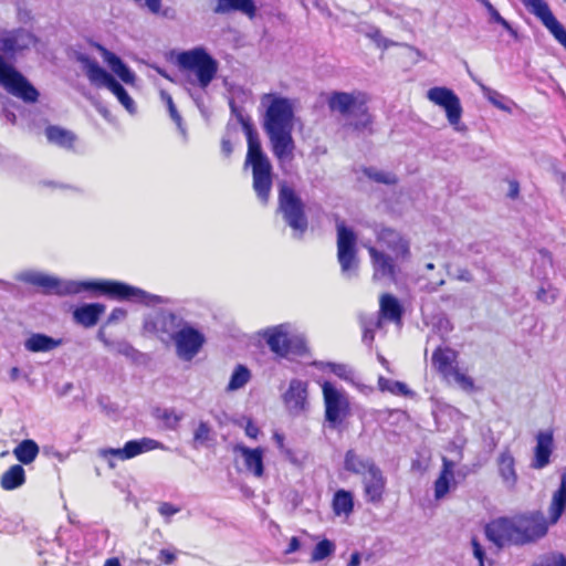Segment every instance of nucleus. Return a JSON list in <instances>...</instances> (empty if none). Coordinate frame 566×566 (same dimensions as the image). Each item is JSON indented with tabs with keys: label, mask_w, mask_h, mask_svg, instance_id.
Here are the masks:
<instances>
[{
	"label": "nucleus",
	"mask_w": 566,
	"mask_h": 566,
	"mask_svg": "<svg viewBox=\"0 0 566 566\" xmlns=\"http://www.w3.org/2000/svg\"><path fill=\"white\" fill-rule=\"evenodd\" d=\"M22 280L28 284L40 287L44 294H55L60 296L78 294L83 291H92L117 301L143 300L146 296L145 291L138 287L112 280L83 282L62 281L40 273H27L23 275Z\"/></svg>",
	"instance_id": "f257e3e1"
},
{
	"label": "nucleus",
	"mask_w": 566,
	"mask_h": 566,
	"mask_svg": "<svg viewBox=\"0 0 566 566\" xmlns=\"http://www.w3.org/2000/svg\"><path fill=\"white\" fill-rule=\"evenodd\" d=\"M326 102L331 113H336L343 118H353L349 123L353 129L371 132L374 117L369 112V97L365 92L334 91L328 94Z\"/></svg>",
	"instance_id": "f03ea898"
},
{
	"label": "nucleus",
	"mask_w": 566,
	"mask_h": 566,
	"mask_svg": "<svg viewBox=\"0 0 566 566\" xmlns=\"http://www.w3.org/2000/svg\"><path fill=\"white\" fill-rule=\"evenodd\" d=\"M245 165H251L252 186L256 197L263 205H268L273 185L272 165L263 153L258 136L251 129L248 130Z\"/></svg>",
	"instance_id": "7ed1b4c3"
},
{
	"label": "nucleus",
	"mask_w": 566,
	"mask_h": 566,
	"mask_svg": "<svg viewBox=\"0 0 566 566\" xmlns=\"http://www.w3.org/2000/svg\"><path fill=\"white\" fill-rule=\"evenodd\" d=\"M459 353L448 346H438L431 355V365L446 382H453L462 390H475L474 379L463 373L459 366Z\"/></svg>",
	"instance_id": "20e7f679"
},
{
	"label": "nucleus",
	"mask_w": 566,
	"mask_h": 566,
	"mask_svg": "<svg viewBox=\"0 0 566 566\" xmlns=\"http://www.w3.org/2000/svg\"><path fill=\"white\" fill-rule=\"evenodd\" d=\"M277 201V210L282 213L286 224L302 237L308 228V219L302 199L292 187L282 185Z\"/></svg>",
	"instance_id": "39448f33"
},
{
	"label": "nucleus",
	"mask_w": 566,
	"mask_h": 566,
	"mask_svg": "<svg viewBox=\"0 0 566 566\" xmlns=\"http://www.w3.org/2000/svg\"><path fill=\"white\" fill-rule=\"evenodd\" d=\"M336 248L342 273L355 275L359 268L357 234L340 219L336 220Z\"/></svg>",
	"instance_id": "423d86ee"
},
{
	"label": "nucleus",
	"mask_w": 566,
	"mask_h": 566,
	"mask_svg": "<svg viewBox=\"0 0 566 566\" xmlns=\"http://www.w3.org/2000/svg\"><path fill=\"white\" fill-rule=\"evenodd\" d=\"M178 64L182 70L196 74L201 88L208 87L218 72V62L203 48L181 52L178 55Z\"/></svg>",
	"instance_id": "0eeeda50"
},
{
	"label": "nucleus",
	"mask_w": 566,
	"mask_h": 566,
	"mask_svg": "<svg viewBox=\"0 0 566 566\" xmlns=\"http://www.w3.org/2000/svg\"><path fill=\"white\" fill-rule=\"evenodd\" d=\"M262 337L277 358H286L291 354L302 356L307 353L305 340L291 335L283 324L266 328Z\"/></svg>",
	"instance_id": "6e6552de"
},
{
	"label": "nucleus",
	"mask_w": 566,
	"mask_h": 566,
	"mask_svg": "<svg viewBox=\"0 0 566 566\" xmlns=\"http://www.w3.org/2000/svg\"><path fill=\"white\" fill-rule=\"evenodd\" d=\"M268 103L263 128L265 132L293 129L294 108L286 97L274 94H264L262 103Z\"/></svg>",
	"instance_id": "1a4fd4ad"
},
{
	"label": "nucleus",
	"mask_w": 566,
	"mask_h": 566,
	"mask_svg": "<svg viewBox=\"0 0 566 566\" xmlns=\"http://www.w3.org/2000/svg\"><path fill=\"white\" fill-rule=\"evenodd\" d=\"M322 391L325 407V420L329 428L338 429L350 416L352 409L348 397L329 381H324Z\"/></svg>",
	"instance_id": "9d476101"
},
{
	"label": "nucleus",
	"mask_w": 566,
	"mask_h": 566,
	"mask_svg": "<svg viewBox=\"0 0 566 566\" xmlns=\"http://www.w3.org/2000/svg\"><path fill=\"white\" fill-rule=\"evenodd\" d=\"M0 85L11 95L25 103H35L39 98L38 90L13 65L6 62L0 54Z\"/></svg>",
	"instance_id": "9b49d317"
},
{
	"label": "nucleus",
	"mask_w": 566,
	"mask_h": 566,
	"mask_svg": "<svg viewBox=\"0 0 566 566\" xmlns=\"http://www.w3.org/2000/svg\"><path fill=\"white\" fill-rule=\"evenodd\" d=\"M541 511H534L515 517L517 545L533 543L547 534L549 526Z\"/></svg>",
	"instance_id": "f8f14e48"
},
{
	"label": "nucleus",
	"mask_w": 566,
	"mask_h": 566,
	"mask_svg": "<svg viewBox=\"0 0 566 566\" xmlns=\"http://www.w3.org/2000/svg\"><path fill=\"white\" fill-rule=\"evenodd\" d=\"M181 323L176 314L158 311L145 319L144 331L168 345L172 343Z\"/></svg>",
	"instance_id": "ddd939ff"
},
{
	"label": "nucleus",
	"mask_w": 566,
	"mask_h": 566,
	"mask_svg": "<svg viewBox=\"0 0 566 566\" xmlns=\"http://www.w3.org/2000/svg\"><path fill=\"white\" fill-rule=\"evenodd\" d=\"M172 343L177 355L184 360H191L201 349L205 336L192 326L185 325L179 328Z\"/></svg>",
	"instance_id": "4468645a"
},
{
	"label": "nucleus",
	"mask_w": 566,
	"mask_h": 566,
	"mask_svg": "<svg viewBox=\"0 0 566 566\" xmlns=\"http://www.w3.org/2000/svg\"><path fill=\"white\" fill-rule=\"evenodd\" d=\"M427 97L430 102L441 106L447 114V118L451 125H457L462 116V106L457 94L442 86H436L428 91Z\"/></svg>",
	"instance_id": "2eb2a0df"
},
{
	"label": "nucleus",
	"mask_w": 566,
	"mask_h": 566,
	"mask_svg": "<svg viewBox=\"0 0 566 566\" xmlns=\"http://www.w3.org/2000/svg\"><path fill=\"white\" fill-rule=\"evenodd\" d=\"M486 538L497 548L505 544L517 545L515 518L499 517L489 522L484 527Z\"/></svg>",
	"instance_id": "dca6fc26"
},
{
	"label": "nucleus",
	"mask_w": 566,
	"mask_h": 566,
	"mask_svg": "<svg viewBox=\"0 0 566 566\" xmlns=\"http://www.w3.org/2000/svg\"><path fill=\"white\" fill-rule=\"evenodd\" d=\"M536 444L533 450L531 468L542 470L551 463L555 443L554 431L552 429L541 430L535 436Z\"/></svg>",
	"instance_id": "f3484780"
},
{
	"label": "nucleus",
	"mask_w": 566,
	"mask_h": 566,
	"mask_svg": "<svg viewBox=\"0 0 566 566\" xmlns=\"http://www.w3.org/2000/svg\"><path fill=\"white\" fill-rule=\"evenodd\" d=\"M364 496L368 503L380 504L387 490V479L379 467L361 478Z\"/></svg>",
	"instance_id": "a211bd4d"
},
{
	"label": "nucleus",
	"mask_w": 566,
	"mask_h": 566,
	"mask_svg": "<svg viewBox=\"0 0 566 566\" xmlns=\"http://www.w3.org/2000/svg\"><path fill=\"white\" fill-rule=\"evenodd\" d=\"M283 401L289 412L297 416L307 409V384L300 379H292L287 390L283 394Z\"/></svg>",
	"instance_id": "6ab92c4d"
},
{
	"label": "nucleus",
	"mask_w": 566,
	"mask_h": 566,
	"mask_svg": "<svg viewBox=\"0 0 566 566\" xmlns=\"http://www.w3.org/2000/svg\"><path fill=\"white\" fill-rule=\"evenodd\" d=\"M376 238L379 243L392 252L396 260L409 259V242L397 230L391 228H381L377 232Z\"/></svg>",
	"instance_id": "aec40b11"
},
{
	"label": "nucleus",
	"mask_w": 566,
	"mask_h": 566,
	"mask_svg": "<svg viewBox=\"0 0 566 566\" xmlns=\"http://www.w3.org/2000/svg\"><path fill=\"white\" fill-rule=\"evenodd\" d=\"M293 129L265 132L269 136L273 155L279 161H292L295 144L292 136Z\"/></svg>",
	"instance_id": "412c9836"
},
{
	"label": "nucleus",
	"mask_w": 566,
	"mask_h": 566,
	"mask_svg": "<svg viewBox=\"0 0 566 566\" xmlns=\"http://www.w3.org/2000/svg\"><path fill=\"white\" fill-rule=\"evenodd\" d=\"M405 308L400 301L390 293H382L379 297L378 319L392 323L398 327L402 326Z\"/></svg>",
	"instance_id": "4be33fe9"
},
{
	"label": "nucleus",
	"mask_w": 566,
	"mask_h": 566,
	"mask_svg": "<svg viewBox=\"0 0 566 566\" xmlns=\"http://www.w3.org/2000/svg\"><path fill=\"white\" fill-rule=\"evenodd\" d=\"M549 31L554 39L566 50V29L556 19L547 2H543L532 12Z\"/></svg>",
	"instance_id": "5701e85b"
},
{
	"label": "nucleus",
	"mask_w": 566,
	"mask_h": 566,
	"mask_svg": "<svg viewBox=\"0 0 566 566\" xmlns=\"http://www.w3.org/2000/svg\"><path fill=\"white\" fill-rule=\"evenodd\" d=\"M233 451L242 455L248 472L256 478H261L264 474V451L261 447L249 448L242 443H238L233 447Z\"/></svg>",
	"instance_id": "b1692460"
},
{
	"label": "nucleus",
	"mask_w": 566,
	"mask_h": 566,
	"mask_svg": "<svg viewBox=\"0 0 566 566\" xmlns=\"http://www.w3.org/2000/svg\"><path fill=\"white\" fill-rule=\"evenodd\" d=\"M368 254L374 268L375 275L395 279L397 274V262L395 255L390 256L375 247L368 248Z\"/></svg>",
	"instance_id": "393cba45"
},
{
	"label": "nucleus",
	"mask_w": 566,
	"mask_h": 566,
	"mask_svg": "<svg viewBox=\"0 0 566 566\" xmlns=\"http://www.w3.org/2000/svg\"><path fill=\"white\" fill-rule=\"evenodd\" d=\"M499 475L509 489H514L518 481L515 458L509 448L504 449L496 459Z\"/></svg>",
	"instance_id": "a878e982"
},
{
	"label": "nucleus",
	"mask_w": 566,
	"mask_h": 566,
	"mask_svg": "<svg viewBox=\"0 0 566 566\" xmlns=\"http://www.w3.org/2000/svg\"><path fill=\"white\" fill-rule=\"evenodd\" d=\"M256 6L254 0H217L213 8L216 14H229L240 12L250 20L256 17Z\"/></svg>",
	"instance_id": "bb28decb"
},
{
	"label": "nucleus",
	"mask_w": 566,
	"mask_h": 566,
	"mask_svg": "<svg viewBox=\"0 0 566 566\" xmlns=\"http://www.w3.org/2000/svg\"><path fill=\"white\" fill-rule=\"evenodd\" d=\"M105 312V305L101 303H91L77 306L73 311V319L76 324L90 328L97 324L99 317Z\"/></svg>",
	"instance_id": "cd10ccee"
},
{
	"label": "nucleus",
	"mask_w": 566,
	"mask_h": 566,
	"mask_svg": "<svg viewBox=\"0 0 566 566\" xmlns=\"http://www.w3.org/2000/svg\"><path fill=\"white\" fill-rule=\"evenodd\" d=\"M454 462L447 457L442 458L441 471L434 481V499H443L450 491L452 485H455L454 481Z\"/></svg>",
	"instance_id": "c85d7f7f"
},
{
	"label": "nucleus",
	"mask_w": 566,
	"mask_h": 566,
	"mask_svg": "<svg viewBox=\"0 0 566 566\" xmlns=\"http://www.w3.org/2000/svg\"><path fill=\"white\" fill-rule=\"evenodd\" d=\"M566 510V471L560 474V483L553 492L548 506V518L551 524H556Z\"/></svg>",
	"instance_id": "c756f323"
},
{
	"label": "nucleus",
	"mask_w": 566,
	"mask_h": 566,
	"mask_svg": "<svg viewBox=\"0 0 566 566\" xmlns=\"http://www.w3.org/2000/svg\"><path fill=\"white\" fill-rule=\"evenodd\" d=\"M80 61L82 62L85 74L92 84L107 87L114 80V76L104 70L95 60L82 56Z\"/></svg>",
	"instance_id": "7c9ffc66"
},
{
	"label": "nucleus",
	"mask_w": 566,
	"mask_h": 566,
	"mask_svg": "<svg viewBox=\"0 0 566 566\" xmlns=\"http://www.w3.org/2000/svg\"><path fill=\"white\" fill-rule=\"evenodd\" d=\"M378 467L373 460L365 459L358 455L354 450H348L345 453L344 468L346 471L365 476V474L373 471L374 468Z\"/></svg>",
	"instance_id": "2f4dec72"
},
{
	"label": "nucleus",
	"mask_w": 566,
	"mask_h": 566,
	"mask_svg": "<svg viewBox=\"0 0 566 566\" xmlns=\"http://www.w3.org/2000/svg\"><path fill=\"white\" fill-rule=\"evenodd\" d=\"M45 136L51 144L66 150L73 149L76 142V135L72 130L56 125H49L45 128Z\"/></svg>",
	"instance_id": "473e14b6"
},
{
	"label": "nucleus",
	"mask_w": 566,
	"mask_h": 566,
	"mask_svg": "<svg viewBox=\"0 0 566 566\" xmlns=\"http://www.w3.org/2000/svg\"><path fill=\"white\" fill-rule=\"evenodd\" d=\"M103 53L105 62L112 69V71L126 84H133L135 82V74L129 67L118 57L115 53L106 50L103 46H98Z\"/></svg>",
	"instance_id": "72a5a7b5"
},
{
	"label": "nucleus",
	"mask_w": 566,
	"mask_h": 566,
	"mask_svg": "<svg viewBox=\"0 0 566 566\" xmlns=\"http://www.w3.org/2000/svg\"><path fill=\"white\" fill-rule=\"evenodd\" d=\"M161 442L144 437L138 440H129L124 444V453L127 460L133 459L142 453L149 452L157 449H163Z\"/></svg>",
	"instance_id": "f704fd0d"
},
{
	"label": "nucleus",
	"mask_w": 566,
	"mask_h": 566,
	"mask_svg": "<svg viewBox=\"0 0 566 566\" xmlns=\"http://www.w3.org/2000/svg\"><path fill=\"white\" fill-rule=\"evenodd\" d=\"M62 344V339H55L51 336H48L45 334L35 333L32 334L27 340H25V349L32 353H45L53 350L54 348L59 347Z\"/></svg>",
	"instance_id": "c9c22d12"
},
{
	"label": "nucleus",
	"mask_w": 566,
	"mask_h": 566,
	"mask_svg": "<svg viewBox=\"0 0 566 566\" xmlns=\"http://www.w3.org/2000/svg\"><path fill=\"white\" fill-rule=\"evenodd\" d=\"M25 483V471L21 464H13L6 470L0 478V486L6 491H12Z\"/></svg>",
	"instance_id": "e433bc0d"
},
{
	"label": "nucleus",
	"mask_w": 566,
	"mask_h": 566,
	"mask_svg": "<svg viewBox=\"0 0 566 566\" xmlns=\"http://www.w3.org/2000/svg\"><path fill=\"white\" fill-rule=\"evenodd\" d=\"M13 455L20 464H31L39 455L40 449L38 443L32 439H24L13 449Z\"/></svg>",
	"instance_id": "4c0bfd02"
},
{
	"label": "nucleus",
	"mask_w": 566,
	"mask_h": 566,
	"mask_svg": "<svg viewBox=\"0 0 566 566\" xmlns=\"http://www.w3.org/2000/svg\"><path fill=\"white\" fill-rule=\"evenodd\" d=\"M333 512L336 515H349L354 510V497L350 491L338 490L332 501Z\"/></svg>",
	"instance_id": "58836bf2"
},
{
	"label": "nucleus",
	"mask_w": 566,
	"mask_h": 566,
	"mask_svg": "<svg viewBox=\"0 0 566 566\" xmlns=\"http://www.w3.org/2000/svg\"><path fill=\"white\" fill-rule=\"evenodd\" d=\"M377 387L379 391L390 392L395 396L411 397L413 395L412 390H410L405 382L391 380L384 376L378 377Z\"/></svg>",
	"instance_id": "ea45409f"
},
{
	"label": "nucleus",
	"mask_w": 566,
	"mask_h": 566,
	"mask_svg": "<svg viewBox=\"0 0 566 566\" xmlns=\"http://www.w3.org/2000/svg\"><path fill=\"white\" fill-rule=\"evenodd\" d=\"M251 379V371L244 365H237L231 377L229 384L227 386L228 391H234L242 387H244Z\"/></svg>",
	"instance_id": "a19ab883"
},
{
	"label": "nucleus",
	"mask_w": 566,
	"mask_h": 566,
	"mask_svg": "<svg viewBox=\"0 0 566 566\" xmlns=\"http://www.w3.org/2000/svg\"><path fill=\"white\" fill-rule=\"evenodd\" d=\"M107 88L117 97V99L119 101V103L128 111V112H134L135 109V103L133 101V98L129 96V94L127 93V91L123 87V85L116 81V78L114 77V80L109 83V85L107 86Z\"/></svg>",
	"instance_id": "79ce46f5"
},
{
	"label": "nucleus",
	"mask_w": 566,
	"mask_h": 566,
	"mask_svg": "<svg viewBox=\"0 0 566 566\" xmlns=\"http://www.w3.org/2000/svg\"><path fill=\"white\" fill-rule=\"evenodd\" d=\"M360 326L363 332V342L367 343L368 345H371L375 339V334L378 329L382 327V323L378 318H368L361 319Z\"/></svg>",
	"instance_id": "37998d69"
},
{
	"label": "nucleus",
	"mask_w": 566,
	"mask_h": 566,
	"mask_svg": "<svg viewBox=\"0 0 566 566\" xmlns=\"http://www.w3.org/2000/svg\"><path fill=\"white\" fill-rule=\"evenodd\" d=\"M335 551V545L332 541L329 539H322L321 542H318L313 552H312V556H311V562H319V560H323L325 559L326 557L331 556Z\"/></svg>",
	"instance_id": "c03bdc74"
},
{
	"label": "nucleus",
	"mask_w": 566,
	"mask_h": 566,
	"mask_svg": "<svg viewBox=\"0 0 566 566\" xmlns=\"http://www.w3.org/2000/svg\"><path fill=\"white\" fill-rule=\"evenodd\" d=\"M364 172L370 180L378 184L392 186L398 182L397 176L391 172L376 170L375 168H366Z\"/></svg>",
	"instance_id": "a18cd8bd"
},
{
	"label": "nucleus",
	"mask_w": 566,
	"mask_h": 566,
	"mask_svg": "<svg viewBox=\"0 0 566 566\" xmlns=\"http://www.w3.org/2000/svg\"><path fill=\"white\" fill-rule=\"evenodd\" d=\"M211 438V427L208 422L200 421L196 430L193 431V447L206 444Z\"/></svg>",
	"instance_id": "49530a36"
},
{
	"label": "nucleus",
	"mask_w": 566,
	"mask_h": 566,
	"mask_svg": "<svg viewBox=\"0 0 566 566\" xmlns=\"http://www.w3.org/2000/svg\"><path fill=\"white\" fill-rule=\"evenodd\" d=\"M482 4L485 7L488 12L490 13L491 20L500 25H502L505 30L513 32V29L507 20H505L499 11L493 7V4L489 0H480Z\"/></svg>",
	"instance_id": "de8ad7c7"
},
{
	"label": "nucleus",
	"mask_w": 566,
	"mask_h": 566,
	"mask_svg": "<svg viewBox=\"0 0 566 566\" xmlns=\"http://www.w3.org/2000/svg\"><path fill=\"white\" fill-rule=\"evenodd\" d=\"M18 39L14 35H9L0 39V51L6 55H13L20 50Z\"/></svg>",
	"instance_id": "09e8293b"
},
{
	"label": "nucleus",
	"mask_w": 566,
	"mask_h": 566,
	"mask_svg": "<svg viewBox=\"0 0 566 566\" xmlns=\"http://www.w3.org/2000/svg\"><path fill=\"white\" fill-rule=\"evenodd\" d=\"M538 566H566V557L562 553H551L542 557Z\"/></svg>",
	"instance_id": "8fccbe9b"
},
{
	"label": "nucleus",
	"mask_w": 566,
	"mask_h": 566,
	"mask_svg": "<svg viewBox=\"0 0 566 566\" xmlns=\"http://www.w3.org/2000/svg\"><path fill=\"white\" fill-rule=\"evenodd\" d=\"M160 419L170 428H176L181 416L178 415L174 409H165L160 415Z\"/></svg>",
	"instance_id": "3c124183"
},
{
	"label": "nucleus",
	"mask_w": 566,
	"mask_h": 566,
	"mask_svg": "<svg viewBox=\"0 0 566 566\" xmlns=\"http://www.w3.org/2000/svg\"><path fill=\"white\" fill-rule=\"evenodd\" d=\"M158 512L161 516L169 518L172 515L180 512V507L175 506L174 504H171L169 502H161L158 506Z\"/></svg>",
	"instance_id": "603ef678"
},
{
	"label": "nucleus",
	"mask_w": 566,
	"mask_h": 566,
	"mask_svg": "<svg viewBox=\"0 0 566 566\" xmlns=\"http://www.w3.org/2000/svg\"><path fill=\"white\" fill-rule=\"evenodd\" d=\"M471 545L473 548V555L479 560L480 566H484L485 553L479 539L475 536L471 538Z\"/></svg>",
	"instance_id": "864d4df0"
},
{
	"label": "nucleus",
	"mask_w": 566,
	"mask_h": 566,
	"mask_svg": "<svg viewBox=\"0 0 566 566\" xmlns=\"http://www.w3.org/2000/svg\"><path fill=\"white\" fill-rule=\"evenodd\" d=\"M101 455L105 459H107L108 457H115L122 461H125L127 460V458L125 457V453H124V447L123 448H108V449H103L101 451Z\"/></svg>",
	"instance_id": "5fc2aeb1"
},
{
	"label": "nucleus",
	"mask_w": 566,
	"mask_h": 566,
	"mask_svg": "<svg viewBox=\"0 0 566 566\" xmlns=\"http://www.w3.org/2000/svg\"><path fill=\"white\" fill-rule=\"evenodd\" d=\"M177 559V555L175 552H171L169 549H160L158 554V560L163 565H172Z\"/></svg>",
	"instance_id": "6e6d98bb"
},
{
	"label": "nucleus",
	"mask_w": 566,
	"mask_h": 566,
	"mask_svg": "<svg viewBox=\"0 0 566 566\" xmlns=\"http://www.w3.org/2000/svg\"><path fill=\"white\" fill-rule=\"evenodd\" d=\"M165 101H166V104H167V107H168V111H169V114H170L171 118L175 122L179 123L181 117H180V115H179V113H178V111H177V108L175 106L172 97L170 95L166 94L165 95Z\"/></svg>",
	"instance_id": "4d7b16f0"
},
{
	"label": "nucleus",
	"mask_w": 566,
	"mask_h": 566,
	"mask_svg": "<svg viewBox=\"0 0 566 566\" xmlns=\"http://www.w3.org/2000/svg\"><path fill=\"white\" fill-rule=\"evenodd\" d=\"M454 279L458 281H461V282L471 283V282H473L474 276L469 269L462 268L457 271Z\"/></svg>",
	"instance_id": "13d9d810"
},
{
	"label": "nucleus",
	"mask_w": 566,
	"mask_h": 566,
	"mask_svg": "<svg viewBox=\"0 0 566 566\" xmlns=\"http://www.w3.org/2000/svg\"><path fill=\"white\" fill-rule=\"evenodd\" d=\"M245 434L251 439H256L260 434V429L256 424L253 423L252 420H248L245 428H244Z\"/></svg>",
	"instance_id": "bf43d9fd"
},
{
	"label": "nucleus",
	"mask_w": 566,
	"mask_h": 566,
	"mask_svg": "<svg viewBox=\"0 0 566 566\" xmlns=\"http://www.w3.org/2000/svg\"><path fill=\"white\" fill-rule=\"evenodd\" d=\"M126 314L127 312L124 308L116 307L111 312L108 316V322H116L123 319L126 317Z\"/></svg>",
	"instance_id": "052dcab7"
},
{
	"label": "nucleus",
	"mask_w": 566,
	"mask_h": 566,
	"mask_svg": "<svg viewBox=\"0 0 566 566\" xmlns=\"http://www.w3.org/2000/svg\"><path fill=\"white\" fill-rule=\"evenodd\" d=\"M301 547V542L296 536L291 537L287 547L284 551V554L289 555L296 551H298Z\"/></svg>",
	"instance_id": "680f3d73"
},
{
	"label": "nucleus",
	"mask_w": 566,
	"mask_h": 566,
	"mask_svg": "<svg viewBox=\"0 0 566 566\" xmlns=\"http://www.w3.org/2000/svg\"><path fill=\"white\" fill-rule=\"evenodd\" d=\"M518 193H520V184L516 180H511L509 197L512 199H515L518 197Z\"/></svg>",
	"instance_id": "e2e57ef3"
},
{
	"label": "nucleus",
	"mask_w": 566,
	"mask_h": 566,
	"mask_svg": "<svg viewBox=\"0 0 566 566\" xmlns=\"http://www.w3.org/2000/svg\"><path fill=\"white\" fill-rule=\"evenodd\" d=\"M526 9L532 13L537 7H539L544 0H521Z\"/></svg>",
	"instance_id": "0e129e2a"
},
{
	"label": "nucleus",
	"mask_w": 566,
	"mask_h": 566,
	"mask_svg": "<svg viewBox=\"0 0 566 566\" xmlns=\"http://www.w3.org/2000/svg\"><path fill=\"white\" fill-rule=\"evenodd\" d=\"M221 150L228 157L232 153V144L229 139H223L221 142Z\"/></svg>",
	"instance_id": "69168bd1"
},
{
	"label": "nucleus",
	"mask_w": 566,
	"mask_h": 566,
	"mask_svg": "<svg viewBox=\"0 0 566 566\" xmlns=\"http://www.w3.org/2000/svg\"><path fill=\"white\" fill-rule=\"evenodd\" d=\"M446 281L444 279H440L439 281L437 282H429L426 286V289L429 291V292H433V291H437L440 286L444 285Z\"/></svg>",
	"instance_id": "338daca9"
},
{
	"label": "nucleus",
	"mask_w": 566,
	"mask_h": 566,
	"mask_svg": "<svg viewBox=\"0 0 566 566\" xmlns=\"http://www.w3.org/2000/svg\"><path fill=\"white\" fill-rule=\"evenodd\" d=\"M359 563H360V556H359V553L356 552V553L352 554L350 560L347 566H358Z\"/></svg>",
	"instance_id": "774afa93"
}]
</instances>
